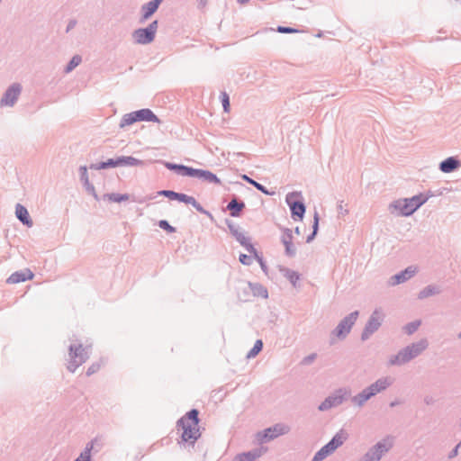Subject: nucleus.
<instances>
[{"mask_svg": "<svg viewBox=\"0 0 461 461\" xmlns=\"http://www.w3.org/2000/svg\"><path fill=\"white\" fill-rule=\"evenodd\" d=\"M199 411L196 409H192L185 416L177 420V427L182 429L183 432L181 439L183 442H190L193 446L200 437L199 429Z\"/></svg>", "mask_w": 461, "mask_h": 461, "instance_id": "nucleus-1", "label": "nucleus"}, {"mask_svg": "<svg viewBox=\"0 0 461 461\" xmlns=\"http://www.w3.org/2000/svg\"><path fill=\"white\" fill-rule=\"evenodd\" d=\"M429 346L428 340L422 339L402 348L396 355H392L388 360L389 366H402L419 357Z\"/></svg>", "mask_w": 461, "mask_h": 461, "instance_id": "nucleus-2", "label": "nucleus"}, {"mask_svg": "<svg viewBox=\"0 0 461 461\" xmlns=\"http://www.w3.org/2000/svg\"><path fill=\"white\" fill-rule=\"evenodd\" d=\"M392 384L393 379L390 376L379 378L375 383L363 389L360 393L351 397V402L357 407H362L366 402L379 393L385 391Z\"/></svg>", "mask_w": 461, "mask_h": 461, "instance_id": "nucleus-3", "label": "nucleus"}, {"mask_svg": "<svg viewBox=\"0 0 461 461\" xmlns=\"http://www.w3.org/2000/svg\"><path fill=\"white\" fill-rule=\"evenodd\" d=\"M359 316L358 311H354L345 316L330 332V344L334 345L337 339L343 340L350 333L352 327L355 325Z\"/></svg>", "mask_w": 461, "mask_h": 461, "instance_id": "nucleus-4", "label": "nucleus"}, {"mask_svg": "<svg viewBox=\"0 0 461 461\" xmlns=\"http://www.w3.org/2000/svg\"><path fill=\"white\" fill-rule=\"evenodd\" d=\"M348 439V433L341 429L332 438L321 447L313 456L312 461H322L335 452Z\"/></svg>", "mask_w": 461, "mask_h": 461, "instance_id": "nucleus-5", "label": "nucleus"}, {"mask_svg": "<svg viewBox=\"0 0 461 461\" xmlns=\"http://www.w3.org/2000/svg\"><path fill=\"white\" fill-rule=\"evenodd\" d=\"M70 360L67 366L68 370L74 373L77 368L89 358L88 347L84 348L82 344H71L68 347Z\"/></svg>", "mask_w": 461, "mask_h": 461, "instance_id": "nucleus-6", "label": "nucleus"}, {"mask_svg": "<svg viewBox=\"0 0 461 461\" xmlns=\"http://www.w3.org/2000/svg\"><path fill=\"white\" fill-rule=\"evenodd\" d=\"M285 202L289 206L291 217L294 221H302L304 217L306 207L301 192L294 191L288 193L285 196Z\"/></svg>", "mask_w": 461, "mask_h": 461, "instance_id": "nucleus-7", "label": "nucleus"}, {"mask_svg": "<svg viewBox=\"0 0 461 461\" xmlns=\"http://www.w3.org/2000/svg\"><path fill=\"white\" fill-rule=\"evenodd\" d=\"M290 429V427L285 423H276L271 427L257 432L255 438L258 444H263L273 440L279 436L289 433Z\"/></svg>", "mask_w": 461, "mask_h": 461, "instance_id": "nucleus-8", "label": "nucleus"}, {"mask_svg": "<svg viewBox=\"0 0 461 461\" xmlns=\"http://www.w3.org/2000/svg\"><path fill=\"white\" fill-rule=\"evenodd\" d=\"M351 391L348 388H339L333 393L325 398V400L318 406L320 411H328L333 407L339 406L345 401L350 398Z\"/></svg>", "mask_w": 461, "mask_h": 461, "instance_id": "nucleus-9", "label": "nucleus"}, {"mask_svg": "<svg viewBox=\"0 0 461 461\" xmlns=\"http://www.w3.org/2000/svg\"><path fill=\"white\" fill-rule=\"evenodd\" d=\"M158 22L154 20L145 28H139L132 32L134 41L138 44H149L155 39Z\"/></svg>", "mask_w": 461, "mask_h": 461, "instance_id": "nucleus-10", "label": "nucleus"}, {"mask_svg": "<svg viewBox=\"0 0 461 461\" xmlns=\"http://www.w3.org/2000/svg\"><path fill=\"white\" fill-rule=\"evenodd\" d=\"M23 87L20 83L10 85L0 99V107H14L21 95Z\"/></svg>", "mask_w": 461, "mask_h": 461, "instance_id": "nucleus-11", "label": "nucleus"}, {"mask_svg": "<svg viewBox=\"0 0 461 461\" xmlns=\"http://www.w3.org/2000/svg\"><path fill=\"white\" fill-rule=\"evenodd\" d=\"M380 311L375 309L370 315L361 334V340H367L382 325Z\"/></svg>", "mask_w": 461, "mask_h": 461, "instance_id": "nucleus-12", "label": "nucleus"}, {"mask_svg": "<svg viewBox=\"0 0 461 461\" xmlns=\"http://www.w3.org/2000/svg\"><path fill=\"white\" fill-rule=\"evenodd\" d=\"M388 450L389 447L386 444L384 441H379L370 447L357 461H380L384 454Z\"/></svg>", "mask_w": 461, "mask_h": 461, "instance_id": "nucleus-13", "label": "nucleus"}, {"mask_svg": "<svg viewBox=\"0 0 461 461\" xmlns=\"http://www.w3.org/2000/svg\"><path fill=\"white\" fill-rule=\"evenodd\" d=\"M390 208L397 211L398 215L405 217L411 216L417 211L410 198L398 199L390 204Z\"/></svg>", "mask_w": 461, "mask_h": 461, "instance_id": "nucleus-14", "label": "nucleus"}, {"mask_svg": "<svg viewBox=\"0 0 461 461\" xmlns=\"http://www.w3.org/2000/svg\"><path fill=\"white\" fill-rule=\"evenodd\" d=\"M416 273V268L413 267H408L404 270L392 276L388 281V285L391 286H394L400 284H402L412 276H414Z\"/></svg>", "mask_w": 461, "mask_h": 461, "instance_id": "nucleus-15", "label": "nucleus"}, {"mask_svg": "<svg viewBox=\"0 0 461 461\" xmlns=\"http://www.w3.org/2000/svg\"><path fill=\"white\" fill-rule=\"evenodd\" d=\"M178 196V199H176V201L180 202V203H184L185 204H191L194 208H195V210L197 212H199L200 213H203L204 215H206L207 217H209L210 219H213L212 217V214L205 210L196 200L194 197L193 196H190V195H187L184 193H178L177 194Z\"/></svg>", "mask_w": 461, "mask_h": 461, "instance_id": "nucleus-16", "label": "nucleus"}, {"mask_svg": "<svg viewBox=\"0 0 461 461\" xmlns=\"http://www.w3.org/2000/svg\"><path fill=\"white\" fill-rule=\"evenodd\" d=\"M163 0H151L141 6L140 23L147 21L158 9Z\"/></svg>", "mask_w": 461, "mask_h": 461, "instance_id": "nucleus-17", "label": "nucleus"}, {"mask_svg": "<svg viewBox=\"0 0 461 461\" xmlns=\"http://www.w3.org/2000/svg\"><path fill=\"white\" fill-rule=\"evenodd\" d=\"M34 277V274L29 269L24 268L20 271H16L13 273L6 280L8 284H18L22 282H25L27 280H32Z\"/></svg>", "mask_w": 461, "mask_h": 461, "instance_id": "nucleus-18", "label": "nucleus"}, {"mask_svg": "<svg viewBox=\"0 0 461 461\" xmlns=\"http://www.w3.org/2000/svg\"><path fill=\"white\" fill-rule=\"evenodd\" d=\"M245 206V203L242 200L233 195L231 200L228 203L226 209L230 211L231 217H240Z\"/></svg>", "mask_w": 461, "mask_h": 461, "instance_id": "nucleus-19", "label": "nucleus"}, {"mask_svg": "<svg viewBox=\"0 0 461 461\" xmlns=\"http://www.w3.org/2000/svg\"><path fill=\"white\" fill-rule=\"evenodd\" d=\"M461 166L460 160L456 157H448L439 163L438 168L443 173H451Z\"/></svg>", "mask_w": 461, "mask_h": 461, "instance_id": "nucleus-20", "label": "nucleus"}, {"mask_svg": "<svg viewBox=\"0 0 461 461\" xmlns=\"http://www.w3.org/2000/svg\"><path fill=\"white\" fill-rule=\"evenodd\" d=\"M138 122H160L159 118L149 108H143L135 111Z\"/></svg>", "mask_w": 461, "mask_h": 461, "instance_id": "nucleus-21", "label": "nucleus"}, {"mask_svg": "<svg viewBox=\"0 0 461 461\" xmlns=\"http://www.w3.org/2000/svg\"><path fill=\"white\" fill-rule=\"evenodd\" d=\"M15 215H16V218L23 225H25L27 227H32L33 225V221L30 217L28 210L21 203H17L15 206Z\"/></svg>", "mask_w": 461, "mask_h": 461, "instance_id": "nucleus-22", "label": "nucleus"}, {"mask_svg": "<svg viewBox=\"0 0 461 461\" xmlns=\"http://www.w3.org/2000/svg\"><path fill=\"white\" fill-rule=\"evenodd\" d=\"M235 240L251 255H257V249L250 242V239L246 237L240 230L234 233Z\"/></svg>", "mask_w": 461, "mask_h": 461, "instance_id": "nucleus-23", "label": "nucleus"}, {"mask_svg": "<svg viewBox=\"0 0 461 461\" xmlns=\"http://www.w3.org/2000/svg\"><path fill=\"white\" fill-rule=\"evenodd\" d=\"M280 272L283 276L289 280L292 285L296 288L298 286V282L300 280V274L294 270H292L287 267L280 268Z\"/></svg>", "mask_w": 461, "mask_h": 461, "instance_id": "nucleus-24", "label": "nucleus"}, {"mask_svg": "<svg viewBox=\"0 0 461 461\" xmlns=\"http://www.w3.org/2000/svg\"><path fill=\"white\" fill-rule=\"evenodd\" d=\"M441 293V289L433 285H427L422 290H420L418 294V298L420 300H423L432 295H436Z\"/></svg>", "mask_w": 461, "mask_h": 461, "instance_id": "nucleus-25", "label": "nucleus"}, {"mask_svg": "<svg viewBox=\"0 0 461 461\" xmlns=\"http://www.w3.org/2000/svg\"><path fill=\"white\" fill-rule=\"evenodd\" d=\"M249 285L253 293V295L262 298L268 297L267 289L259 283H249Z\"/></svg>", "mask_w": 461, "mask_h": 461, "instance_id": "nucleus-26", "label": "nucleus"}, {"mask_svg": "<svg viewBox=\"0 0 461 461\" xmlns=\"http://www.w3.org/2000/svg\"><path fill=\"white\" fill-rule=\"evenodd\" d=\"M116 167L115 158H108L105 161H101L99 163H92L89 166L90 169L94 170H101Z\"/></svg>", "mask_w": 461, "mask_h": 461, "instance_id": "nucleus-27", "label": "nucleus"}, {"mask_svg": "<svg viewBox=\"0 0 461 461\" xmlns=\"http://www.w3.org/2000/svg\"><path fill=\"white\" fill-rule=\"evenodd\" d=\"M241 178L248 182L249 184L252 185L257 190L260 191L264 194L272 195L275 194V192H270L265 185L257 182L256 180L252 179L247 175H242Z\"/></svg>", "mask_w": 461, "mask_h": 461, "instance_id": "nucleus-28", "label": "nucleus"}, {"mask_svg": "<svg viewBox=\"0 0 461 461\" xmlns=\"http://www.w3.org/2000/svg\"><path fill=\"white\" fill-rule=\"evenodd\" d=\"M130 195L128 194H119V193H110L104 194V199H107L110 202L113 203H121L124 201H128Z\"/></svg>", "mask_w": 461, "mask_h": 461, "instance_id": "nucleus-29", "label": "nucleus"}, {"mask_svg": "<svg viewBox=\"0 0 461 461\" xmlns=\"http://www.w3.org/2000/svg\"><path fill=\"white\" fill-rule=\"evenodd\" d=\"M200 180H203L207 183L221 184L220 178L215 174L209 170L204 169H202Z\"/></svg>", "mask_w": 461, "mask_h": 461, "instance_id": "nucleus-30", "label": "nucleus"}, {"mask_svg": "<svg viewBox=\"0 0 461 461\" xmlns=\"http://www.w3.org/2000/svg\"><path fill=\"white\" fill-rule=\"evenodd\" d=\"M166 168L175 172L178 176H183L185 165L183 164H176L168 161H161Z\"/></svg>", "mask_w": 461, "mask_h": 461, "instance_id": "nucleus-31", "label": "nucleus"}, {"mask_svg": "<svg viewBox=\"0 0 461 461\" xmlns=\"http://www.w3.org/2000/svg\"><path fill=\"white\" fill-rule=\"evenodd\" d=\"M430 197L429 194H419L410 197L411 203L414 205L415 209L418 210L420 206H422Z\"/></svg>", "mask_w": 461, "mask_h": 461, "instance_id": "nucleus-32", "label": "nucleus"}, {"mask_svg": "<svg viewBox=\"0 0 461 461\" xmlns=\"http://www.w3.org/2000/svg\"><path fill=\"white\" fill-rule=\"evenodd\" d=\"M138 122V120H137V117L135 115V111H134V112H131L130 113L124 114L122 117V120L120 122L119 126H120V128L123 129L126 126L131 125V124H133L134 122Z\"/></svg>", "mask_w": 461, "mask_h": 461, "instance_id": "nucleus-33", "label": "nucleus"}, {"mask_svg": "<svg viewBox=\"0 0 461 461\" xmlns=\"http://www.w3.org/2000/svg\"><path fill=\"white\" fill-rule=\"evenodd\" d=\"M319 221H320L319 213L317 212H315L314 215H313L312 231L310 235L307 236V239H306L307 243L312 242L315 239V237L318 233V230H319Z\"/></svg>", "mask_w": 461, "mask_h": 461, "instance_id": "nucleus-34", "label": "nucleus"}, {"mask_svg": "<svg viewBox=\"0 0 461 461\" xmlns=\"http://www.w3.org/2000/svg\"><path fill=\"white\" fill-rule=\"evenodd\" d=\"M82 62L80 55H74L64 68L65 73H70Z\"/></svg>", "mask_w": 461, "mask_h": 461, "instance_id": "nucleus-35", "label": "nucleus"}, {"mask_svg": "<svg viewBox=\"0 0 461 461\" xmlns=\"http://www.w3.org/2000/svg\"><path fill=\"white\" fill-rule=\"evenodd\" d=\"M420 324H421V321L420 320H416V321H411V322L407 323L406 325H404L402 330L406 334L411 335L417 331V330L419 329Z\"/></svg>", "mask_w": 461, "mask_h": 461, "instance_id": "nucleus-36", "label": "nucleus"}, {"mask_svg": "<svg viewBox=\"0 0 461 461\" xmlns=\"http://www.w3.org/2000/svg\"><path fill=\"white\" fill-rule=\"evenodd\" d=\"M263 348V342L261 339L256 340L253 348L248 352L247 357H255Z\"/></svg>", "mask_w": 461, "mask_h": 461, "instance_id": "nucleus-37", "label": "nucleus"}, {"mask_svg": "<svg viewBox=\"0 0 461 461\" xmlns=\"http://www.w3.org/2000/svg\"><path fill=\"white\" fill-rule=\"evenodd\" d=\"M202 169L185 166L183 176H189L200 179Z\"/></svg>", "mask_w": 461, "mask_h": 461, "instance_id": "nucleus-38", "label": "nucleus"}, {"mask_svg": "<svg viewBox=\"0 0 461 461\" xmlns=\"http://www.w3.org/2000/svg\"><path fill=\"white\" fill-rule=\"evenodd\" d=\"M144 161L138 159L132 156H125L124 167H142Z\"/></svg>", "mask_w": 461, "mask_h": 461, "instance_id": "nucleus-39", "label": "nucleus"}, {"mask_svg": "<svg viewBox=\"0 0 461 461\" xmlns=\"http://www.w3.org/2000/svg\"><path fill=\"white\" fill-rule=\"evenodd\" d=\"M282 242L285 249V255L289 258H294L296 255V249L294 246L293 241L283 240Z\"/></svg>", "mask_w": 461, "mask_h": 461, "instance_id": "nucleus-40", "label": "nucleus"}, {"mask_svg": "<svg viewBox=\"0 0 461 461\" xmlns=\"http://www.w3.org/2000/svg\"><path fill=\"white\" fill-rule=\"evenodd\" d=\"M178 193L175 192L173 190H161L158 192V195L165 196L170 200H176L178 199L177 196Z\"/></svg>", "mask_w": 461, "mask_h": 461, "instance_id": "nucleus-41", "label": "nucleus"}, {"mask_svg": "<svg viewBox=\"0 0 461 461\" xmlns=\"http://www.w3.org/2000/svg\"><path fill=\"white\" fill-rule=\"evenodd\" d=\"M158 225L168 233H174L176 230V228L171 226L167 220H160Z\"/></svg>", "mask_w": 461, "mask_h": 461, "instance_id": "nucleus-42", "label": "nucleus"}, {"mask_svg": "<svg viewBox=\"0 0 461 461\" xmlns=\"http://www.w3.org/2000/svg\"><path fill=\"white\" fill-rule=\"evenodd\" d=\"M79 174H80V181L83 185L87 184L90 182L87 173V167L86 166H81L79 167Z\"/></svg>", "mask_w": 461, "mask_h": 461, "instance_id": "nucleus-43", "label": "nucleus"}, {"mask_svg": "<svg viewBox=\"0 0 461 461\" xmlns=\"http://www.w3.org/2000/svg\"><path fill=\"white\" fill-rule=\"evenodd\" d=\"M267 451L266 447H259V448H254L250 451H248V453H250V456L254 461L260 457L265 452Z\"/></svg>", "mask_w": 461, "mask_h": 461, "instance_id": "nucleus-44", "label": "nucleus"}, {"mask_svg": "<svg viewBox=\"0 0 461 461\" xmlns=\"http://www.w3.org/2000/svg\"><path fill=\"white\" fill-rule=\"evenodd\" d=\"M276 32H279V33H285V34H287V33H296V32H299V30L295 29V28H293V27H289V26L279 25L276 28Z\"/></svg>", "mask_w": 461, "mask_h": 461, "instance_id": "nucleus-45", "label": "nucleus"}, {"mask_svg": "<svg viewBox=\"0 0 461 461\" xmlns=\"http://www.w3.org/2000/svg\"><path fill=\"white\" fill-rule=\"evenodd\" d=\"M221 97V104H222L224 112H229L230 97H229L228 94L226 92H222Z\"/></svg>", "mask_w": 461, "mask_h": 461, "instance_id": "nucleus-46", "label": "nucleus"}, {"mask_svg": "<svg viewBox=\"0 0 461 461\" xmlns=\"http://www.w3.org/2000/svg\"><path fill=\"white\" fill-rule=\"evenodd\" d=\"M97 443L98 438H95L86 445V447L82 452H86V455H91L92 450L95 448V446L97 445Z\"/></svg>", "mask_w": 461, "mask_h": 461, "instance_id": "nucleus-47", "label": "nucleus"}, {"mask_svg": "<svg viewBox=\"0 0 461 461\" xmlns=\"http://www.w3.org/2000/svg\"><path fill=\"white\" fill-rule=\"evenodd\" d=\"M83 186L85 187L86 191L94 196V198L98 201L99 200V197L95 192V186L89 182L88 185L87 184H85L83 185Z\"/></svg>", "mask_w": 461, "mask_h": 461, "instance_id": "nucleus-48", "label": "nucleus"}, {"mask_svg": "<svg viewBox=\"0 0 461 461\" xmlns=\"http://www.w3.org/2000/svg\"><path fill=\"white\" fill-rule=\"evenodd\" d=\"M234 461H254V460L250 456V453L243 452V453L238 454L234 457Z\"/></svg>", "mask_w": 461, "mask_h": 461, "instance_id": "nucleus-49", "label": "nucleus"}, {"mask_svg": "<svg viewBox=\"0 0 461 461\" xmlns=\"http://www.w3.org/2000/svg\"><path fill=\"white\" fill-rule=\"evenodd\" d=\"M225 223L232 236L240 230V227L237 226L231 220L226 219Z\"/></svg>", "mask_w": 461, "mask_h": 461, "instance_id": "nucleus-50", "label": "nucleus"}, {"mask_svg": "<svg viewBox=\"0 0 461 461\" xmlns=\"http://www.w3.org/2000/svg\"><path fill=\"white\" fill-rule=\"evenodd\" d=\"M347 205L343 204V202L340 201L337 205L338 217H343L348 214V210L346 208Z\"/></svg>", "mask_w": 461, "mask_h": 461, "instance_id": "nucleus-51", "label": "nucleus"}, {"mask_svg": "<svg viewBox=\"0 0 461 461\" xmlns=\"http://www.w3.org/2000/svg\"><path fill=\"white\" fill-rule=\"evenodd\" d=\"M239 260L242 265H245V266H250L252 264L251 256H248L246 254H240Z\"/></svg>", "mask_w": 461, "mask_h": 461, "instance_id": "nucleus-52", "label": "nucleus"}, {"mask_svg": "<svg viewBox=\"0 0 461 461\" xmlns=\"http://www.w3.org/2000/svg\"><path fill=\"white\" fill-rule=\"evenodd\" d=\"M100 364L99 363H93L86 370V375L90 376L94 374H95L100 369Z\"/></svg>", "mask_w": 461, "mask_h": 461, "instance_id": "nucleus-53", "label": "nucleus"}, {"mask_svg": "<svg viewBox=\"0 0 461 461\" xmlns=\"http://www.w3.org/2000/svg\"><path fill=\"white\" fill-rule=\"evenodd\" d=\"M316 357V353L310 354L303 359L302 363L303 365H310L315 360Z\"/></svg>", "mask_w": 461, "mask_h": 461, "instance_id": "nucleus-54", "label": "nucleus"}, {"mask_svg": "<svg viewBox=\"0 0 461 461\" xmlns=\"http://www.w3.org/2000/svg\"><path fill=\"white\" fill-rule=\"evenodd\" d=\"M283 240L293 241V232H292V230L285 229L284 235L282 237V241Z\"/></svg>", "mask_w": 461, "mask_h": 461, "instance_id": "nucleus-55", "label": "nucleus"}, {"mask_svg": "<svg viewBox=\"0 0 461 461\" xmlns=\"http://www.w3.org/2000/svg\"><path fill=\"white\" fill-rule=\"evenodd\" d=\"M74 461H92V457L91 455H86V452H81Z\"/></svg>", "mask_w": 461, "mask_h": 461, "instance_id": "nucleus-56", "label": "nucleus"}, {"mask_svg": "<svg viewBox=\"0 0 461 461\" xmlns=\"http://www.w3.org/2000/svg\"><path fill=\"white\" fill-rule=\"evenodd\" d=\"M253 256H254V257L257 258V260L258 261V263H259V265H260V267H261L262 270L266 272V270H267V265H266V263L264 262L263 258H262L261 256H259V255H258V251H257V255H253Z\"/></svg>", "mask_w": 461, "mask_h": 461, "instance_id": "nucleus-57", "label": "nucleus"}, {"mask_svg": "<svg viewBox=\"0 0 461 461\" xmlns=\"http://www.w3.org/2000/svg\"><path fill=\"white\" fill-rule=\"evenodd\" d=\"M77 22L76 19H70L68 23V25H67V28H66V32H69L71 30H73L75 28V26L77 25Z\"/></svg>", "mask_w": 461, "mask_h": 461, "instance_id": "nucleus-58", "label": "nucleus"}, {"mask_svg": "<svg viewBox=\"0 0 461 461\" xmlns=\"http://www.w3.org/2000/svg\"><path fill=\"white\" fill-rule=\"evenodd\" d=\"M461 446V442L458 443L448 454V458H454L458 455V448Z\"/></svg>", "mask_w": 461, "mask_h": 461, "instance_id": "nucleus-59", "label": "nucleus"}, {"mask_svg": "<svg viewBox=\"0 0 461 461\" xmlns=\"http://www.w3.org/2000/svg\"><path fill=\"white\" fill-rule=\"evenodd\" d=\"M125 156H120L115 158L116 167H124Z\"/></svg>", "mask_w": 461, "mask_h": 461, "instance_id": "nucleus-60", "label": "nucleus"}, {"mask_svg": "<svg viewBox=\"0 0 461 461\" xmlns=\"http://www.w3.org/2000/svg\"><path fill=\"white\" fill-rule=\"evenodd\" d=\"M399 404H401V401L396 399V400L391 402L389 405H390V407L393 408Z\"/></svg>", "mask_w": 461, "mask_h": 461, "instance_id": "nucleus-61", "label": "nucleus"}, {"mask_svg": "<svg viewBox=\"0 0 461 461\" xmlns=\"http://www.w3.org/2000/svg\"><path fill=\"white\" fill-rule=\"evenodd\" d=\"M249 1L250 0H237V2L241 5L248 4Z\"/></svg>", "mask_w": 461, "mask_h": 461, "instance_id": "nucleus-62", "label": "nucleus"}, {"mask_svg": "<svg viewBox=\"0 0 461 461\" xmlns=\"http://www.w3.org/2000/svg\"><path fill=\"white\" fill-rule=\"evenodd\" d=\"M294 232H295L297 235H299V234L301 233L299 227H296V228L294 229Z\"/></svg>", "mask_w": 461, "mask_h": 461, "instance_id": "nucleus-63", "label": "nucleus"}, {"mask_svg": "<svg viewBox=\"0 0 461 461\" xmlns=\"http://www.w3.org/2000/svg\"><path fill=\"white\" fill-rule=\"evenodd\" d=\"M236 156H238V157H243V156H245V154H244L243 152H238V153L236 154Z\"/></svg>", "mask_w": 461, "mask_h": 461, "instance_id": "nucleus-64", "label": "nucleus"}]
</instances>
